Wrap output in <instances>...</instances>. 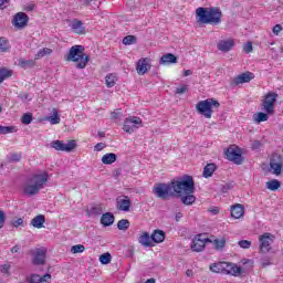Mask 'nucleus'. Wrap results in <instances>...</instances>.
I'll use <instances>...</instances> for the list:
<instances>
[{
	"instance_id": "22",
	"label": "nucleus",
	"mask_w": 283,
	"mask_h": 283,
	"mask_svg": "<svg viewBox=\"0 0 283 283\" xmlns=\"http://www.w3.org/2000/svg\"><path fill=\"white\" fill-rule=\"evenodd\" d=\"M116 220V217H114V213L112 212H105L101 217V224L103 227H112L114 224V221Z\"/></svg>"
},
{
	"instance_id": "36",
	"label": "nucleus",
	"mask_w": 283,
	"mask_h": 283,
	"mask_svg": "<svg viewBox=\"0 0 283 283\" xmlns=\"http://www.w3.org/2000/svg\"><path fill=\"white\" fill-rule=\"evenodd\" d=\"M48 120L51 123V125H59V123H61V117L59 116L56 108L53 109V115L48 117Z\"/></svg>"
},
{
	"instance_id": "39",
	"label": "nucleus",
	"mask_w": 283,
	"mask_h": 283,
	"mask_svg": "<svg viewBox=\"0 0 283 283\" xmlns=\"http://www.w3.org/2000/svg\"><path fill=\"white\" fill-rule=\"evenodd\" d=\"M10 50V42L6 38H0V52H8Z\"/></svg>"
},
{
	"instance_id": "1",
	"label": "nucleus",
	"mask_w": 283,
	"mask_h": 283,
	"mask_svg": "<svg viewBox=\"0 0 283 283\" xmlns=\"http://www.w3.org/2000/svg\"><path fill=\"white\" fill-rule=\"evenodd\" d=\"M198 23L206 25H220L222 23V11L218 7L203 8L196 10Z\"/></svg>"
},
{
	"instance_id": "56",
	"label": "nucleus",
	"mask_w": 283,
	"mask_h": 283,
	"mask_svg": "<svg viewBox=\"0 0 283 283\" xmlns=\"http://www.w3.org/2000/svg\"><path fill=\"white\" fill-rule=\"evenodd\" d=\"M20 65L22 67H28V65H34V62L33 61H28V60H22V61H20Z\"/></svg>"
},
{
	"instance_id": "62",
	"label": "nucleus",
	"mask_w": 283,
	"mask_h": 283,
	"mask_svg": "<svg viewBox=\"0 0 283 283\" xmlns=\"http://www.w3.org/2000/svg\"><path fill=\"white\" fill-rule=\"evenodd\" d=\"M19 251H21V245H14L11 248V253H19Z\"/></svg>"
},
{
	"instance_id": "44",
	"label": "nucleus",
	"mask_w": 283,
	"mask_h": 283,
	"mask_svg": "<svg viewBox=\"0 0 283 283\" xmlns=\"http://www.w3.org/2000/svg\"><path fill=\"white\" fill-rule=\"evenodd\" d=\"M9 163H21V154L13 153L10 156H8Z\"/></svg>"
},
{
	"instance_id": "61",
	"label": "nucleus",
	"mask_w": 283,
	"mask_h": 283,
	"mask_svg": "<svg viewBox=\"0 0 283 283\" xmlns=\"http://www.w3.org/2000/svg\"><path fill=\"white\" fill-rule=\"evenodd\" d=\"M8 271H10V265L9 264L2 265L1 273H8Z\"/></svg>"
},
{
	"instance_id": "15",
	"label": "nucleus",
	"mask_w": 283,
	"mask_h": 283,
	"mask_svg": "<svg viewBox=\"0 0 283 283\" xmlns=\"http://www.w3.org/2000/svg\"><path fill=\"white\" fill-rule=\"evenodd\" d=\"M116 209L126 213L129 212L132 209V199L127 196L117 198Z\"/></svg>"
},
{
	"instance_id": "53",
	"label": "nucleus",
	"mask_w": 283,
	"mask_h": 283,
	"mask_svg": "<svg viewBox=\"0 0 283 283\" xmlns=\"http://www.w3.org/2000/svg\"><path fill=\"white\" fill-rule=\"evenodd\" d=\"M30 283H41V275L32 274L30 279Z\"/></svg>"
},
{
	"instance_id": "41",
	"label": "nucleus",
	"mask_w": 283,
	"mask_h": 283,
	"mask_svg": "<svg viewBox=\"0 0 283 283\" xmlns=\"http://www.w3.org/2000/svg\"><path fill=\"white\" fill-rule=\"evenodd\" d=\"M17 133L15 126H2L0 125V134H14Z\"/></svg>"
},
{
	"instance_id": "29",
	"label": "nucleus",
	"mask_w": 283,
	"mask_h": 283,
	"mask_svg": "<svg viewBox=\"0 0 283 283\" xmlns=\"http://www.w3.org/2000/svg\"><path fill=\"white\" fill-rule=\"evenodd\" d=\"M265 187L270 191H277V189H280V187H282V182H280V180H277V179H272L265 184Z\"/></svg>"
},
{
	"instance_id": "34",
	"label": "nucleus",
	"mask_w": 283,
	"mask_h": 283,
	"mask_svg": "<svg viewBox=\"0 0 283 283\" xmlns=\"http://www.w3.org/2000/svg\"><path fill=\"white\" fill-rule=\"evenodd\" d=\"M116 81H118V77L114 74H108L105 77L106 87H114L116 85Z\"/></svg>"
},
{
	"instance_id": "20",
	"label": "nucleus",
	"mask_w": 283,
	"mask_h": 283,
	"mask_svg": "<svg viewBox=\"0 0 283 283\" xmlns=\"http://www.w3.org/2000/svg\"><path fill=\"white\" fill-rule=\"evenodd\" d=\"M71 30L75 34H85V27L83 25V21L78 19H73L72 24H71Z\"/></svg>"
},
{
	"instance_id": "17",
	"label": "nucleus",
	"mask_w": 283,
	"mask_h": 283,
	"mask_svg": "<svg viewBox=\"0 0 283 283\" xmlns=\"http://www.w3.org/2000/svg\"><path fill=\"white\" fill-rule=\"evenodd\" d=\"M136 70L139 76H144V74H147V72L151 70V65L149 64V59L145 57V59L138 60L136 64Z\"/></svg>"
},
{
	"instance_id": "5",
	"label": "nucleus",
	"mask_w": 283,
	"mask_h": 283,
	"mask_svg": "<svg viewBox=\"0 0 283 283\" xmlns=\"http://www.w3.org/2000/svg\"><path fill=\"white\" fill-rule=\"evenodd\" d=\"M220 107V102L214 98H208L206 101H200L196 105V109L201 116L205 118H211L213 114V109H218Z\"/></svg>"
},
{
	"instance_id": "21",
	"label": "nucleus",
	"mask_w": 283,
	"mask_h": 283,
	"mask_svg": "<svg viewBox=\"0 0 283 283\" xmlns=\"http://www.w3.org/2000/svg\"><path fill=\"white\" fill-rule=\"evenodd\" d=\"M138 242L139 244H142V247H146V248L154 247V241L151 239V235H149V232H143L138 238Z\"/></svg>"
},
{
	"instance_id": "28",
	"label": "nucleus",
	"mask_w": 283,
	"mask_h": 283,
	"mask_svg": "<svg viewBox=\"0 0 283 283\" xmlns=\"http://www.w3.org/2000/svg\"><path fill=\"white\" fill-rule=\"evenodd\" d=\"M116 160H117V156L114 153H108L102 157V163L104 165H114Z\"/></svg>"
},
{
	"instance_id": "30",
	"label": "nucleus",
	"mask_w": 283,
	"mask_h": 283,
	"mask_svg": "<svg viewBox=\"0 0 283 283\" xmlns=\"http://www.w3.org/2000/svg\"><path fill=\"white\" fill-rule=\"evenodd\" d=\"M216 171V164H208L203 168V178H211Z\"/></svg>"
},
{
	"instance_id": "57",
	"label": "nucleus",
	"mask_w": 283,
	"mask_h": 283,
	"mask_svg": "<svg viewBox=\"0 0 283 283\" xmlns=\"http://www.w3.org/2000/svg\"><path fill=\"white\" fill-rule=\"evenodd\" d=\"M281 30H282V24H276L273 27L272 32H273V34L277 35V34H280Z\"/></svg>"
},
{
	"instance_id": "10",
	"label": "nucleus",
	"mask_w": 283,
	"mask_h": 283,
	"mask_svg": "<svg viewBox=\"0 0 283 283\" xmlns=\"http://www.w3.org/2000/svg\"><path fill=\"white\" fill-rule=\"evenodd\" d=\"M139 127H143V119L140 117L132 116L124 120L123 129L126 134H134V130Z\"/></svg>"
},
{
	"instance_id": "51",
	"label": "nucleus",
	"mask_w": 283,
	"mask_h": 283,
	"mask_svg": "<svg viewBox=\"0 0 283 283\" xmlns=\"http://www.w3.org/2000/svg\"><path fill=\"white\" fill-rule=\"evenodd\" d=\"M186 92H189V87L187 85L180 86L176 88V94H186Z\"/></svg>"
},
{
	"instance_id": "43",
	"label": "nucleus",
	"mask_w": 283,
	"mask_h": 283,
	"mask_svg": "<svg viewBox=\"0 0 283 283\" xmlns=\"http://www.w3.org/2000/svg\"><path fill=\"white\" fill-rule=\"evenodd\" d=\"M32 120H33L32 113H25L21 118L22 125H30V123H32Z\"/></svg>"
},
{
	"instance_id": "46",
	"label": "nucleus",
	"mask_w": 283,
	"mask_h": 283,
	"mask_svg": "<svg viewBox=\"0 0 283 283\" xmlns=\"http://www.w3.org/2000/svg\"><path fill=\"white\" fill-rule=\"evenodd\" d=\"M213 244H214V248H216L217 250H220V249H224V247H226V244H227V241H226L224 239H221V240L216 239V240L213 241Z\"/></svg>"
},
{
	"instance_id": "6",
	"label": "nucleus",
	"mask_w": 283,
	"mask_h": 283,
	"mask_svg": "<svg viewBox=\"0 0 283 283\" xmlns=\"http://www.w3.org/2000/svg\"><path fill=\"white\" fill-rule=\"evenodd\" d=\"M153 193L156 196V198H160V200H169V198H175L176 196L171 181L167 184H156L153 188Z\"/></svg>"
},
{
	"instance_id": "59",
	"label": "nucleus",
	"mask_w": 283,
	"mask_h": 283,
	"mask_svg": "<svg viewBox=\"0 0 283 283\" xmlns=\"http://www.w3.org/2000/svg\"><path fill=\"white\" fill-rule=\"evenodd\" d=\"M19 98H21V101H32V97H30V94L28 93L20 94Z\"/></svg>"
},
{
	"instance_id": "40",
	"label": "nucleus",
	"mask_w": 283,
	"mask_h": 283,
	"mask_svg": "<svg viewBox=\"0 0 283 283\" xmlns=\"http://www.w3.org/2000/svg\"><path fill=\"white\" fill-rule=\"evenodd\" d=\"M117 229L119 231H127L129 229V220L127 219H122L117 222Z\"/></svg>"
},
{
	"instance_id": "26",
	"label": "nucleus",
	"mask_w": 283,
	"mask_h": 283,
	"mask_svg": "<svg viewBox=\"0 0 283 283\" xmlns=\"http://www.w3.org/2000/svg\"><path fill=\"white\" fill-rule=\"evenodd\" d=\"M150 238L153 242H156L157 244H160V242H165V231L163 230H155L151 234Z\"/></svg>"
},
{
	"instance_id": "2",
	"label": "nucleus",
	"mask_w": 283,
	"mask_h": 283,
	"mask_svg": "<svg viewBox=\"0 0 283 283\" xmlns=\"http://www.w3.org/2000/svg\"><path fill=\"white\" fill-rule=\"evenodd\" d=\"M49 175L44 171L42 174H34L31 178H29V184H25L22 188V192L24 196H29V198H32V196H36L45 187V184L48 182Z\"/></svg>"
},
{
	"instance_id": "3",
	"label": "nucleus",
	"mask_w": 283,
	"mask_h": 283,
	"mask_svg": "<svg viewBox=\"0 0 283 283\" xmlns=\"http://www.w3.org/2000/svg\"><path fill=\"white\" fill-rule=\"evenodd\" d=\"M83 52H85V46L73 45L65 60L76 63L77 70H85V67H87V63H90V56Z\"/></svg>"
},
{
	"instance_id": "24",
	"label": "nucleus",
	"mask_w": 283,
	"mask_h": 283,
	"mask_svg": "<svg viewBox=\"0 0 283 283\" xmlns=\"http://www.w3.org/2000/svg\"><path fill=\"white\" fill-rule=\"evenodd\" d=\"M244 216V208L242 205L238 203L235 206H232L231 208V217L234 218L235 220H240Z\"/></svg>"
},
{
	"instance_id": "11",
	"label": "nucleus",
	"mask_w": 283,
	"mask_h": 283,
	"mask_svg": "<svg viewBox=\"0 0 283 283\" xmlns=\"http://www.w3.org/2000/svg\"><path fill=\"white\" fill-rule=\"evenodd\" d=\"M223 269V275H232L233 277H240L242 275V268L235 263L224 262Z\"/></svg>"
},
{
	"instance_id": "32",
	"label": "nucleus",
	"mask_w": 283,
	"mask_h": 283,
	"mask_svg": "<svg viewBox=\"0 0 283 283\" xmlns=\"http://www.w3.org/2000/svg\"><path fill=\"white\" fill-rule=\"evenodd\" d=\"M270 167L273 170V174H275V176H280V174H282V163H276L275 160H271Z\"/></svg>"
},
{
	"instance_id": "18",
	"label": "nucleus",
	"mask_w": 283,
	"mask_h": 283,
	"mask_svg": "<svg viewBox=\"0 0 283 283\" xmlns=\"http://www.w3.org/2000/svg\"><path fill=\"white\" fill-rule=\"evenodd\" d=\"M235 42L233 40H220L217 44V48L220 52H231Z\"/></svg>"
},
{
	"instance_id": "19",
	"label": "nucleus",
	"mask_w": 283,
	"mask_h": 283,
	"mask_svg": "<svg viewBox=\"0 0 283 283\" xmlns=\"http://www.w3.org/2000/svg\"><path fill=\"white\" fill-rule=\"evenodd\" d=\"M178 63V57L174 53L164 54L159 61V65H174Z\"/></svg>"
},
{
	"instance_id": "33",
	"label": "nucleus",
	"mask_w": 283,
	"mask_h": 283,
	"mask_svg": "<svg viewBox=\"0 0 283 283\" xmlns=\"http://www.w3.org/2000/svg\"><path fill=\"white\" fill-rule=\"evenodd\" d=\"M50 54H52V49L44 48V49H41L40 51H38L34 59H35V61H39V59H43V56H50Z\"/></svg>"
},
{
	"instance_id": "55",
	"label": "nucleus",
	"mask_w": 283,
	"mask_h": 283,
	"mask_svg": "<svg viewBox=\"0 0 283 283\" xmlns=\"http://www.w3.org/2000/svg\"><path fill=\"white\" fill-rule=\"evenodd\" d=\"M105 147H106L105 143H98V144L95 145L94 150L95 151H103V149H105Z\"/></svg>"
},
{
	"instance_id": "50",
	"label": "nucleus",
	"mask_w": 283,
	"mask_h": 283,
	"mask_svg": "<svg viewBox=\"0 0 283 283\" xmlns=\"http://www.w3.org/2000/svg\"><path fill=\"white\" fill-rule=\"evenodd\" d=\"M3 227H6V212L0 210V229H3Z\"/></svg>"
},
{
	"instance_id": "42",
	"label": "nucleus",
	"mask_w": 283,
	"mask_h": 283,
	"mask_svg": "<svg viewBox=\"0 0 283 283\" xmlns=\"http://www.w3.org/2000/svg\"><path fill=\"white\" fill-rule=\"evenodd\" d=\"M101 264H109L112 262V254L109 252H106L99 256Z\"/></svg>"
},
{
	"instance_id": "48",
	"label": "nucleus",
	"mask_w": 283,
	"mask_h": 283,
	"mask_svg": "<svg viewBox=\"0 0 283 283\" xmlns=\"http://www.w3.org/2000/svg\"><path fill=\"white\" fill-rule=\"evenodd\" d=\"M238 245L241 249H251V241H249V240H241V241L238 242Z\"/></svg>"
},
{
	"instance_id": "31",
	"label": "nucleus",
	"mask_w": 283,
	"mask_h": 283,
	"mask_svg": "<svg viewBox=\"0 0 283 283\" xmlns=\"http://www.w3.org/2000/svg\"><path fill=\"white\" fill-rule=\"evenodd\" d=\"M182 205H186V207H189L196 202V196L191 193H186V196L181 197Z\"/></svg>"
},
{
	"instance_id": "14",
	"label": "nucleus",
	"mask_w": 283,
	"mask_h": 283,
	"mask_svg": "<svg viewBox=\"0 0 283 283\" xmlns=\"http://www.w3.org/2000/svg\"><path fill=\"white\" fill-rule=\"evenodd\" d=\"M48 250L45 249H36L32 255V264L35 266H43L45 264V256H46Z\"/></svg>"
},
{
	"instance_id": "8",
	"label": "nucleus",
	"mask_w": 283,
	"mask_h": 283,
	"mask_svg": "<svg viewBox=\"0 0 283 283\" xmlns=\"http://www.w3.org/2000/svg\"><path fill=\"white\" fill-rule=\"evenodd\" d=\"M275 242V235L270 232H265L259 237V249L261 253H269L271 251V244Z\"/></svg>"
},
{
	"instance_id": "63",
	"label": "nucleus",
	"mask_w": 283,
	"mask_h": 283,
	"mask_svg": "<svg viewBox=\"0 0 283 283\" xmlns=\"http://www.w3.org/2000/svg\"><path fill=\"white\" fill-rule=\"evenodd\" d=\"M229 189H231V185L226 184V185L222 187L221 191H222L223 193H227V191H229Z\"/></svg>"
},
{
	"instance_id": "12",
	"label": "nucleus",
	"mask_w": 283,
	"mask_h": 283,
	"mask_svg": "<svg viewBox=\"0 0 283 283\" xmlns=\"http://www.w3.org/2000/svg\"><path fill=\"white\" fill-rule=\"evenodd\" d=\"M226 156L227 159L230 160L231 163H234V165H242L243 158H242V153L235 148H228L226 150Z\"/></svg>"
},
{
	"instance_id": "52",
	"label": "nucleus",
	"mask_w": 283,
	"mask_h": 283,
	"mask_svg": "<svg viewBox=\"0 0 283 283\" xmlns=\"http://www.w3.org/2000/svg\"><path fill=\"white\" fill-rule=\"evenodd\" d=\"M12 227H14L15 229H19V227H24V224H23V219L19 218V219H17V220H14V221L12 222Z\"/></svg>"
},
{
	"instance_id": "64",
	"label": "nucleus",
	"mask_w": 283,
	"mask_h": 283,
	"mask_svg": "<svg viewBox=\"0 0 283 283\" xmlns=\"http://www.w3.org/2000/svg\"><path fill=\"white\" fill-rule=\"evenodd\" d=\"M175 220L176 222H180V220H182V212H177L175 216Z\"/></svg>"
},
{
	"instance_id": "23",
	"label": "nucleus",
	"mask_w": 283,
	"mask_h": 283,
	"mask_svg": "<svg viewBox=\"0 0 283 283\" xmlns=\"http://www.w3.org/2000/svg\"><path fill=\"white\" fill-rule=\"evenodd\" d=\"M253 78V73L247 72L242 73L234 78V85H240L242 83H249Z\"/></svg>"
},
{
	"instance_id": "45",
	"label": "nucleus",
	"mask_w": 283,
	"mask_h": 283,
	"mask_svg": "<svg viewBox=\"0 0 283 283\" xmlns=\"http://www.w3.org/2000/svg\"><path fill=\"white\" fill-rule=\"evenodd\" d=\"M136 43V38L134 35H127L123 39L124 45H134Z\"/></svg>"
},
{
	"instance_id": "49",
	"label": "nucleus",
	"mask_w": 283,
	"mask_h": 283,
	"mask_svg": "<svg viewBox=\"0 0 283 283\" xmlns=\"http://www.w3.org/2000/svg\"><path fill=\"white\" fill-rule=\"evenodd\" d=\"M251 148H252L254 151H258V149H261V148H262V142H260V140H254V142H252Z\"/></svg>"
},
{
	"instance_id": "25",
	"label": "nucleus",
	"mask_w": 283,
	"mask_h": 283,
	"mask_svg": "<svg viewBox=\"0 0 283 283\" xmlns=\"http://www.w3.org/2000/svg\"><path fill=\"white\" fill-rule=\"evenodd\" d=\"M43 224H45V216L43 214H38L31 220V226L34 229H43Z\"/></svg>"
},
{
	"instance_id": "54",
	"label": "nucleus",
	"mask_w": 283,
	"mask_h": 283,
	"mask_svg": "<svg viewBox=\"0 0 283 283\" xmlns=\"http://www.w3.org/2000/svg\"><path fill=\"white\" fill-rule=\"evenodd\" d=\"M244 52L247 54H251V52H253V43L248 42L247 45L244 46Z\"/></svg>"
},
{
	"instance_id": "13",
	"label": "nucleus",
	"mask_w": 283,
	"mask_h": 283,
	"mask_svg": "<svg viewBox=\"0 0 283 283\" xmlns=\"http://www.w3.org/2000/svg\"><path fill=\"white\" fill-rule=\"evenodd\" d=\"M207 242H211V240H209V238H205L202 234H199L191 243L192 251H196L197 253L205 251Z\"/></svg>"
},
{
	"instance_id": "37",
	"label": "nucleus",
	"mask_w": 283,
	"mask_h": 283,
	"mask_svg": "<svg viewBox=\"0 0 283 283\" xmlns=\"http://www.w3.org/2000/svg\"><path fill=\"white\" fill-rule=\"evenodd\" d=\"M254 120L255 123H266L269 120V113H258L254 114Z\"/></svg>"
},
{
	"instance_id": "38",
	"label": "nucleus",
	"mask_w": 283,
	"mask_h": 283,
	"mask_svg": "<svg viewBox=\"0 0 283 283\" xmlns=\"http://www.w3.org/2000/svg\"><path fill=\"white\" fill-rule=\"evenodd\" d=\"M10 76H12V71L2 67L0 69V84L6 81V78H10Z\"/></svg>"
},
{
	"instance_id": "47",
	"label": "nucleus",
	"mask_w": 283,
	"mask_h": 283,
	"mask_svg": "<svg viewBox=\"0 0 283 283\" xmlns=\"http://www.w3.org/2000/svg\"><path fill=\"white\" fill-rule=\"evenodd\" d=\"M85 251V245L76 244L71 248V253H83Z\"/></svg>"
},
{
	"instance_id": "4",
	"label": "nucleus",
	"mask_w": 283,
	"mask_h": 283,
	"mask_svg": "<svg viewBox=\"0 0 283 283\" xmlns=\"http://www.w3.org/2000/svg\"><path fill=\"white\" fill-rule=\"evenodd\" d=\"M171 184L175 195L193 193L196 191V182L193 181V177L189 175L174 179Z\"/></svg>"
},
{
	"instance_id": "60",
	"label": "nucleus",
	"mask_w": 283,
	"mask_h": 283,
	"mask_svg": "<svg viewBox=\"0 0 283 283\" xmlns=\"http://www.w3.org/2000/svg\"><path fill=\"white\" fill-rule=\"evenodd\" d=\"M9 3H10V0H0V10L8 8Z\"/></svg>"
},
{
	"instance_id": "58",
	"label": "nucleus",
	"mask_w": 283,
	"mask_h": 283,
	"mask_svg": "<svg viewBox=\"0 0 283 283\" xmlns=\"http://www.w3.org/2000/svg\"><path fill=\"white\" fill-rule=\"evenodd\" d=\"M52 280V275L51 274H44L43 276H41V283H45V282H50Z\"/></svg>"
},
{
	"instance_id": "9",
	"label": "nucleus",
	"mask_w": 283,
	"mask_h": 283,
	"mask_svg": "<svg viewBox=\"0 0 283 283\" xmlns=\"http://www.w3.org/2000/svg\"><path fill=\"white\" fill-rule=\"evenodd\" d=\"M51 147L55 149V151H66V154H70V151L76 149V140H67L66 144L63 140H53L51 142Z\"/></svg>"
},
{
	"instance_id": "7",
	"label": "nucleus",
	"mask_w": 283,
	"mask_h": 283,
	"mask_svg": "<svg viewBox=\"0 0 283 283\" xmlns=\"http://www.w3.org/2000/svg\"><path fill=\"white\" fill-rule=\"evenodd\" d=\"M277 102V93H268L264 101L261 104V111L265 114L275 113V103Z\"/></svg>"
},
{
	"instance_id": "27",
	"label": "nucleus",
	"mask_w": 283,
	"mask_h": 283,
	"mask_svg": "<svg viewBox=\"0 0 283 283\" xmlns=\"http://www.w3.org/2000/svg\"><path fill=\"white\" fill-rule=\"evenodd\" d=\"M210 271L212 273H220L221 275H224V262L210 264Z\"/></svg>"
},
{
	"instance_id": "35",
	"label": "nucleus",
	"mask_w": 283,
	"mask_h": 283,
	"mask_svg": "<svg viewBox=\"0 0 283 283\" xmlns=\"http://www.w3.org/2000/svg\"><path fill=\"white\" fill-rule=\"evenodd\" d=\"M87 213L90 216H101L103 213V206L102 205H96V206H93L88 211Z\"/></svg>"
},
{
	"instance_id": "16",
	"label": "nucleus",
	"mask_w": 283,
	"mask_h": 283,
	"mask_svg": "<svg viewBox=\"0 0 283 283\" xmlns=\"http://www.w3.org/2000/svg\"><path fill=\"white\" fill-rule=\"evenodd\" d=\"M28 21H30V17L24 12H18L12 20V25L15 28H25L28 25Z\"/></svg>"
}]
</instances>
